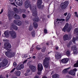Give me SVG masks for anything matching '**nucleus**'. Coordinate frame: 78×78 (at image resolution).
Returning a JSON list of instances; mask_svg holds the SVG:
<instances>
[{
  "mask_svg": "<svg viewBox=\"0 0 78 78\" xmlns=\"http://www.w3.org/2000/svg\"><path fill=\"white\" fill-rule=\"evenodd\" d=\"M0 78H5V77H3L2 76H0Z\"/></svg>",
  "mask_w": 78,
  "mask_h": 78,
  "instance_id": "60",
  "label": "nucleus"
},
{
  "mask_svg": "<svg viewBox=\"0 0 78 78\" xmlns=\"http://www.w3.org/2000/svg\"><path fill=\"white\" fill-rule=\"evenodd\" d=\"M14 23L16 25H18V26H21L22 24V22L18 20H14Z\"/></svg>",
  "mask_w": 78,
  "mask_h": 78,
  "instance_id": "10",
  "label": "nucleus"
},
{
  "mask_svg": "<svg viewBox=\"0 0 78 78\" xmlns=\"http://www.w3.org/2000/svg\"><path fill=\"white\" fill-rule=\"evenodd\" d=\"M13 67H15L17 66V64H16V62H14L13 63Z\"/></svg>",
  "mask_w": 78,
  "mask_h": 78,
  "instance_id": "44",
  "label": "nucleus"
},
{
  "mask_svg": "<svg viewBox=\"0 0 78 78\" xmlns=\"http://www.w3.org/2000/svg\"><path fill=\"white\" fill-rule=\"evenodd\" d=\"M76 40H77V41H78V36H77L76 38H73L72 41L74 44H75V41H76Z\"/></svg>",
  "mask_w": 78,
  "mask_h": 78,
  "instance_id": "24",
  "label": "nucleus"
},
{
  "mask_svg": "<svg viewBox=\"0 0 78 78\" xmlns=\"http://www.w3.org/2000/svg\"><path fill=\"white\" fill-rule=\"evenodd\" d=\"M34 78H39V76H35Z\"/></svg>",
  "mask_w": 78,
  "mask_h": 78,
  "instance_id": "54",
  "label": "nucleus"
},
{
  "mask_svg": "<svg viewBox=\"0 0 78 78\" xmlns=\"http://www.w3.org/2000/svg\"><path fill=\"white\" fill-rule=\"evenodd\" d=\"M43 69V66L41 63H39L38 65V72L37 74L38 75H41L42 73V70Z\"/></svg>",
  "mask_w": 78,
  "mask_h": 78,
  "instance_id": "4",
  "label": "nucleus"
},
{
  "mask_svg": "<svg viewBox=\"0 0 78 78\" xmlns=\"http://www.w3.org/2000/svg\"><path fill=\"white\" fill-rule=\"evenodd\" d=\"M30 75V74L28 73H25V75L26 76H28L29 75Z\"/></svg>",
  "mask_w": 78,
  "mask_h": 78,
  "instance_id": "40",
  "label": "nucleus"
},
{
  "mask_svg": "<svg viewBox=\"0 0 78 78\" xmlns=\"http://www.w3.org/2000/svg\"><path fill=\"white\" fill-rule=\"evenodd\" d=\"M70 17H71V14L70 13H68L67 15L66 19V22H68L69 20V19H70Z\"/></svg>",
  "mask_w": 78,
  "mask_h": 78,
  "instance_id": "23",
  "label": "nucleus"
},
{
  "mask_svg": "<svg viewBox=\"0 0 78 78\" xmlns=\"http://www.w3.org/2000/svg\"><path fill=\"white\" fill-rule=\"evenodd\" d=\"M19 13H22V12H25V11H26V10L25 9H19Z\"/></svg>",
  "mask_w": 78,
  "mask_h": 78,
  "instance_id": "31",
  "label": "nucleus"
},
{
  "mask_svg": "<svg viewBox=\"0 0 78 78\" xmlns=\"http://www.w3.org/2000/svg\"><path fill=\"white\" fill-rule=\"evenodd\" d=\"M11 4L12 5H14V6H16V4H15V3L14 2L13 3H11Z\"/></svg>",
  "mask_w": 78,
  "mask_h": 78,
  "instance_id": "53",
  "label": "nucleus"
},
{
  "mask_svg": "<svg viewBox=\"0 0 78 78\" xmlns=\"http://www.w3.org/2000/svg\"><path fill=\"white\" fill-rule=\"evenodd\" d=\"M42 4V0H38L37 3V6L39 9L41 8V4Z\"/></svg>",
  "mask_w": 78,
  "mask_h": 78,
  "instance_id": "11",
  "label": "nucleus"
},
{
  "mask_svg": "<svg viewBox=\"0 0 78 78\" xmlns=\"http://www.w3.org/2000/svg\"><path fill=\"white\" fill-rule=\"evenodd\" d=\"M10 28V29H11V28H14L16 31H17V30H18V28L17 27V26H14V24H13V23L11 24Z\"/></svg>",
  "mask_w": 78,
  "mask_h": 78,
  "instance_id": "17",
  "label": "nucleus"
},
{
  "mask_svg": "<svg viewBox=\"0 0 78 78\" xmlns=\"http://www.w3.org/2000/svg\"><path fill=\"white\" fill-rule=\"evenodd\" d=\"M33 26H30L29 28V30L30 31H31V30H33Z\"/></svg>",
  "mask_w": 78,
  "mask_h": 78,
  "instance_id": "38",
  "label": "nucleus"
},
{
  "mask_svg": "<svg viewBox=\"0 0 78 78\" xmlns=\"http://www.w3.org/2000/svg\"><path fill=\"white\" fill-rule=\"evenodd\" d=\"M6 50H7V51L6 52L5 54L6 56H7V57H9L10 56V54L11 53V52H10V49H9L8 48L6 49Z\"/></svg>",
  "mask_w": 78,
  "mask_h": 78,
  "instance_id": "16",
  "label": "nucleus"
},
{
  "mask_svg": "<svg viewBox=\"0 0 78 78\" xmlns=\"http://www.w3.org/2000/svg\"><path fill=\"white\" fill-rule=\"evenodd\" d=\"M58 48L59 47H57L55 48V49H56V50H58Z\"/></svg>",
  "mask_w": 78,
  "mask_h": 78,
  "instance_id": "56",
  "label": "nucleus"
},
{
  "mask_svg": "<svg viewBox=\"0 0 78 78\" xmlns=\"http://www.w3.org/2000/svg\"><path fill=\"white\" fill-rule=\"evenodd\" d=\"M49 60H50V59L49 58L47 57H46L44 60L43 62V64L45 68H47L48 67Z\"/></svg>",
  "mask_w": 78,
  "mask_h": 78,
  "instance_id": "2",
  "label": "nucleus"
},
{
  "mask_svg": "<svg viewBox=\"0 0 78 78\" xmlns=\"http://www.w3.org/2000/svg\"><path fill=\"white\" fill-rule=\"evenodd\" d=\"M33 59H35V58H36V57H35V56H33Z\"/></svg>",
  "mask_w": 78,
  "mask_h": 78,
  "instance_id": "58",
  "label": "nucleus"
},
{
  "mask_svg": "<svg viewBox=\"0 0 78 78\" xmlns=\"http://www.w3.org/2000/svg\"><path fill=\"white\" fill-rule=\"evenodd\" d=\"M27 60H26L24 61V62H23V64H25V63H26V62H27Z\"/></svg>",
  "mask_w": 78,
  "mask_h": 78,
  "instance_id": "52",
  "label": "nucleus"
},
{
  "mask_svg": "<svg viewBox=\"0 0 78 78\" xmlns=\"http://www.w3.org/2000/svg\"><path fill=\"white\" fill-rule=\"evenodd\" d=\"M36 49L37 50H39L41 49V48H39L38 47H37L36 48Z\"/></svg>",
  "mask_w": 78,
  "mask_h": 78,
  "instance_id": "48",
  "label": "nucleus"
},
{
  "mask_svg": "<svg viewBox=\"0 0 78 78\" xmlns=\"http://www.w3.org/2000/svg\"><path fill=\"white\" fill-rule=\"evenodd\" d=\"M3 12V9H2L1 11L0 12V14H2V12Z\"/></svg>",
  "mask_w": 78,
  "mask_h": 78,
  "instance_id": "49",
  "label": "nucleus"
},
{
  "mask_svg": "<svg viewBox=\"0 0 78 78\" xmlns=\"http://www.w3.org/2000/svg\"><path fill=\"white\" fill-rule=\"evenodd\" d=\"M16 69L17 70H20V69H21V68L20 67V66H18L16 68Z\"/></svg>",
  "mask_w": 78,
  "mask_h": 78,
  "instance_id": "37",
  "label": "nucleus"
},
{
  "mask_svg": "<svg viewBox=\"0 0 78 78\" xmlns=\"http://www.w3.org/2000/svg\"><path fill=\"white\" fill-rule=\"evenodd\" d=\"M4 46H5V47H7V48H11V44L8 43L4 44Z\"/></svg>",
  "mask_w": 78,
  "mask_h": 78,
  "instance_id": "19",
  "label": "nucleus"
},
{
  "mask_svg": "<svg viewBox=\"0 0 78 78\" xmlns=\"http://www.w3.org/2000/svg\"><path fill=\"white\" fill-rule=\"evenodd\" d=\"M76 70H77V69L76 68H74L73 70H70L69 73L71 75L75 76V72H76Z\"/></svg>",
  "mask_w": 78,
  "mask_h": 78,
  "instance_id": "8",
  "label": "nucleus"
},
{
  "mask_svg": "<svg viewBox=\"0 0 78 78\" xmlns=\"http://www.w3.org/2000/svg\"><path fill=\"white\" fill-rule=\"evenodd\" d=\"M34 27L35 28H37L38 25L36 23H33Z\"/></svg>",
  "mask_w": 78,
  "mask_h": 78,
  "instance_id": "33",
  "label": "nucleus"
},
{
  "mask_svg": "<svg viewBox=\"0 0 78 78\" xmlns=\"http://www.w3.org/2000/svg\"><path fill=\"white\" fill-rule=\"evenodd\" d=\"M59 75L57 74H55L54 75H52L53 78H59Z\"/></svg>",
  "mask_w": 78,
  "mask_h": 78,
  "instance_id": "26",
  "label": "nucleus"
},
{
  "mask_svg": "<svg viewBox=\"0 0 78 78\" xmlns=\"http://www.w3.org/2000/svg\"><path fill=\"white\" fill-rule=\"evenodd\" d=\"M8 64V61L6 59H4L2 62L0 63V68L6 66Z\"/></svg>",
  "mask_w": 78,
  "mask_h": 78,
  "instance_id": "6",
  "label": "nucleus"
},
{
  "mask_svg": "<svg viewBox=\"0 0 78 78\" xmlns=\"http://www.w3.org/2000/svg\"><path fill=\"white\" fill-rule=\"evenodd\" d=\"M22 16H23V18H25L27 17V16H26V15L24 14H23Z\"/></svg>",
  "mask_w": 78,
  "mask_h": 78,
  "instance_id": "45",
  "label": "nucleus"
},
{
  "mask_svg": "<svg viewBox=\"0 0 78 78\" xmlns=\"http://www.w3.org/2000/svg\"><path fill=\"white\" fill-rule=\"evenodd\" d=\"M44 33H47V30L46 29H44Z\"/></svg>",
  "mask_w": 78,
  "mask_h": 78,
  "instance_id": "43",
  "label": "nucleus"
},
{
  "mask_svg": "<svg viewBox=\"0 0 78 78\" xmlns=\"http://www.w3.org/2000/svg\"><path fill=\"white\" fill-rule=\"evenodd\" d=\"M13 11H14L15 12H16V13H19V9L18 10L16 8H13Z\"/></svg>",
  "mask_w": 78,
  "mask_h": 78,
  "instance_id": "28",
  "label": "nucleus"
},
{
  "mask_svg": "<svg viewBox=\"0 0 78 78\" xmlns=\"http://www.w3.org/2000/svg\"><path fill=\"white\" fill-rule=\"evenodd\" d=\"M55 58L57 59H59L61 58V54L58 52L56 53L55 55Z\"/></svg>",
  "mask_w": 78,
  "mask_h": 78,
  "instance_id": "15",
  "label": "nucleus"
},
{
  "mask_svg": "<svg viewBox=\"0 0 78 78\" xmlns=\"http://www.w3.org/2000/svg\"><path fill=\"white\" fill-rule=\"evenodd\" d=\"M30 72V71L29 70H27V73H29V72Z\"/></svg>",
  "mask_w": 78,
  "mask_h": 78,
  "instance_id": "55",
  "label": "nucleus"
},
{
  "mask_svg": "<svg viewBox=\"0 0 78 78\" xmlns=\"http://www.w3.org/2000/svg\"><path fill=\"white\" fill-rule=\"evenodd\" d=\"M69 61V59L68 58H64L62 59L61 61L63 63H64L65 64H66V63H67V62H68V61Z\"/></svg>",
  "mask_w": 78,
  "mask_h": 78,
  "instance_id": "21",
  "label": "nucleus"
},
{
  "mask_svg": "<svg viewBox=\"0 0 78 78\" xmlns=\"http://www.w3.org/2000/svg\"><path fill=\"white\" fill-rule=\"evenodd\" d=\"M25 23H26V24H28V23H29V22H28V21L26 20L25 21Z\"/></svg>",
  "mask_w": 78,
  "mask_h": 78,
  "instance_id": "50",
  "label": "nucleus"
},
{
  "mask_svg": "<svg viewBox=\"0 0 78 78\" xmlns=\"http://www.w3.org/2000/svg\"><path fill=\"white\" fill-rule=\"evenodd\" d=\"M16 4L18 5V6H22L23 4L22 0H15Z\"/></svg>",
  "mask_w": 78,
  "mask_h": 78,
  "instance_id": "9",
  "label": "nucleus"
},
{
  "mask_svg": "<svg viewBox=\"0 0 78 78\" xmlns=\"http://www.w3.org/2000/svg\"><path fill=\"white\" fill-rule=\"evenodd\" d=\"M14 17L15 19H20V16L17 14H15L14 15Z\"/></svg>",
  "mask_w": 78,
  "mask_h": 78,
  "instance_id": "30",
  "label": "nucleus"
},
{
  "mask_svg": "<svg viewBox=\"0 0 78 78\" xmlns=\"http://www.w3.org/2000/svg\"><path fill=\"white\" fill-rule=\"evenodd\" d=\"M32 35L33 37H34L35 36V34L34 33V32H32Z\"/></svg>",
  "mask_w": 78,
  "mask_h": 78,
  "instance_id": "42",
  "label": "nucleus"
},
{
  "mask_svg": "<svg viewBox=\"0 0 78 78\" xmlns=\"http://www.w3.org/2000/svg\"><path fill=\"white\" fill-rule=\"evenodd\" d=\"M15 74L16 75V76H20V74H21V72L19 71H15Z\"/></svg>",
  "mask_w": 78,
  "mask_h": 78,
  "instance_id": "25",
  "label": "nucleus"
},
{
  "mask_svg": "<svg viewBox=\"0 0 78 78\" xmlns=\"http://www.w3.org/2000/svg\"><path fill=\"white\" fill-rule=\"evenodd\" d=\"M10 2H13V0H9Z\"/></svg>",
  "mask_w": 78,
  "mask_h": 78,
  "instance_id": "57",
  "label": "nucleus"
},
{
  "mask_svg": "<svg viewBox=\"0 0 78 78\" xmlns=\"http://www.w3.org/2000/svg\"><path fill=\"white\" fill-rule=\"evenodd\" d=\"M16 68H14L10 72L11 73H12V72H14V70H15V69H16Z\"/></svg>",
  "mask_w": 78,
  "mask_h": 78,
  "instance_id": "47",
  "label": "nucleus"
},
{
  "mask_svg": "<svg viewBox=\"0 0 78 78\" xmlns=\"http://www.w3.org/2000/svg\"><path fill=\"white\" fill-rule=\"evenodd\" d=\"M45 48H43L42 50V52H44V51H45Z\"/></svg>",
  "mask_w": 78,
  "mask_h": 78,
  "instance_id": "46",
  "label": "nucleus"
},
{
  "mask_svg": "<svg viewBox=\"0 0 78 78\" xmlns=\"http://www.w3.org/2000/svg\"><path fill=\"white\" fill-rule=\"evenodd\" d=\"M70 69V68L65 69L63 71H62V73H67V72H68V69Z\"/></svg>",
  "mask_w": 78,
  "mask_h": 78,
  "instance_id": "29",
  "label": "nucleus"
},
{
  "mask_svg": "<svg viewBox=\"0 0 78 78\" xmlns=\"http://www.w3.org/2000/svg\"><path fill=\"white\" fill-rule=\"evenodd\" d=\"M64 21H65V20L64 19H57L56 22H58V23L61 24V23H62V22H64Z\"/></svg>",
  "mask_w": 78,
  "mask_h": 78,
  "instance_id": "18",
  "label": "nucleus"
},
{
  "mask_svg": "<svg viewBox=\"0 0 78 78\" xmlns=\"http://www.w3.org/2000/svg\"><path fill=\"white\" fill-rule=\"evenodd\" d=\"M30 68L32 72H34L36 71V67L34 66L31 65L30 66Z\"/></svg>",
  "mask_w": 78,
  "mask_h": 78,
  "instance_id": "14",
  "label": "nucleus"
},
{
  "mask_svg": "<svg viewBox=\"0 0 78 78\" xmlns=\"http://www.w3.org/2000/svg\"><path fill=\"white\" fill-rule=\"evenodd\" d=\"M27 12L28 13H30V11L28 10L27 11Z\"/></svg>",
  "mask_w": 78,
  "mask_h": 78,
  "instance_id": "63",
  "label": "nucleus"
},
{
  "mask_svg": "<svg viewBox=\"0 0 78 78\" xmlns=\"http://www.w3.org/2000/svg\"><path fill=\"white\" fill-rule=\"evenodd\" d=\"M4 34L5 36L6 37H8L9 36V31L6 30L4 33Z\"/></svg>",
  "mask_w": 78,
  "mask_h": 78,
  "instance_id": "20",
  "label": "nucleus"
},
{
  "mask_svg": "<svg viewBox=\"0 0 78 78\" xmlns=\"http://www.w3.org/2000/svg\"><path fill=\"white\" fill-rule=\"evenodd\" d=\"M74 67H78V61H77L76 63L74 64Z\"/></svg>",
  "mask_w": 78,
  "mask_h": 78,
  "instance_id": "35",
  "label": "nucleus"
},
{
  "mask_svg": "<svg viewBox=\"0 0 78 78\" xmlns=\"http://www.w3.org/2000/svg\"><path fill=\"white\" fill-rule=\"evenodd\" d=\"M9 33L12 39H16L17 37V34L16 32L14 31H10Z\"/></svg>",
  "mask_w": 78,
  "mask_h": 78,
  "instance_id": "5",
  "label": "nucleus"
},
{
  "mask_svg": "<svg viewBox=\"0 0 78 78\" xmlns=\"http://www.w3.org/2000/svg\"><path fill=\"white\" fill-rule=\"evenodd\" d=\"M72 41H70L69 43H68L67 44V47L68 48H69V47H70L71 46V45H72Z\"/></svg>",
  "mask_w": 78,
  "mask_h": 78,
  "instance_id": "32",
  "label": "nucleus"
},
{
  "mask_svg": "<svg viewBox=\"0 0 78 78\" xmlns=\"http://www.w3.org/2000/svg\"><path fill=\"white\" fill-rule=\"evenodd\" d=\"M8 17H9V19L10 20H11L12 19V15L11 13H10L9 12H8Z\"/></svg>",
  "mask_w": 78,
  "mask_h": 78,
  "instance_id": "22",
  "label": "nucleus"
},
{
  "mask_svg": "<svg viewBox=\"0 0 78 78\" xmlns=\"http://www.w3.org/2000/svg\"><path fill=\"white\" fill-rule=\"evenodd\" d=\"M10 55L9 57H14V56H15V55H16V53H15V52H10Z\"/></svg>",
  "mask_w": 78,
  "mask_h": 78,
  "instance_id": "27",
  "label": "nucleus"
},
{
  "mask_svg": "<svg viewBox=\"0 0 78 78\" xmlns=\"http://www.w3.org/2000/svg\"><path fill=\"white\" fill-rule=\"evenodd\" d=\"M42 78H47V77L45 76H44Z\"/></svg>",
  "mask_w": 78,
  "mask_h": 78,
  "instance_id": "59",
  "label": "nucleus"
},
{
  "mask_svg": "<svg viewBox=\"0 0 78 78\" xmlns=\"http://www.w3.org/2000/svg\"><path fill=\"white\" fill-rule=\"evenodd\" d=\"M46 45H49V43H47Z\"/></svg>",
  "mask_w": 78,
  "mask_h": 78,
  "instance_id": "62",
  "label": "nucleus"
},
{
  "mask_svg": "<svg viewBox=\"0 0 78 78\" xmlns=\"http://www.w3.org/2000/svg\"><path fill=\"white\" fill-rule=\"evenodd\" d=\"M74 31L75 33H78V28L75 29Z\"/></svg>",
  "mask_w": 78,
  "mask_h": 78,
  "instance_id": "36",
  "label": "nucleus"
},
{
  "mask_svg": "<svg viewBox=\"0 0 78 78\" xmlns=\"http://www.w3.org/2000/svg\"><path fill=\"white\" fill-rule=\"evenodd\" d=\"M71 49L73 50V53L74 54H77L78 51H77V49H76V46L75 45L72 46Z\"/></svg>",
  "mask_w": 78,
  "mask_h": 78,
  "instance_id": "13",
  "label": "nucleus"
},
{
  "mask_svg": "<svg viewBox=\"0 0 78 78\" xmlns=\"http://www.w3.org/2000/svg\"><path fill=\"white\" fill-rule=\"evenodd\" d=\"M24 6L25 8H28L29 6L30 9L32 12L33 16L36 17L35 19L33 20V21L35 22H39V19L37 16V9H36V5L33 4L31 5L30 1L27 0L25 3Z\"/></svg>",
  "mask_w": 78,
  "mask_h": 78,
  "instance_id": "1",
  "label": "nucleus"
},
{
  "mask_svg": "<svg viewBox=\"0 0 78 78\" xmlns=\"http://www.w3.org/2000/svg\"><path fill=\"white\" fill-rule=\"evenodd\" d=\"M25 56H26V57H25V56H24V57L25 58H26V57H28V56L27 55H25Z\"/></svg>",
  "mask_w": 78,
  "mask_h": 78,
  "instance_id": "61",
  "label": "nucleus"
},
{
  "mask_svg": "<svg viewBox=\"0 0 78 78\" xmlns=\"http://www.w3.org/2000/svg\"><path fill=\"white\" fill-rule=\"evenodd\" d=\"M66 55L67 56H69L70 55V52L69 51H67L66 52Z\"/></svg>",
  "mask_w": 78,
  "mask_h": 78,
  "instance_id": "34",
  "label": "nucleus"
},
{
  "mask_svg": "<svg viewBox=\"0 0 78 78\" xmlns=\"http://www.w3.org/2000/svg\"><path fill=\"white\" fill-rule=\"evenodd\" d=\"M71 36L70 35H69L67 34L64 35L63 37L64 41H67V40H68L69 37H70Z\"/></svg>",
  "mask_w": 78,
  "mask_h": 78,
  "instance_id": "12",
  "label": "nucleus"
},
{
  "mask_svg": "<svg viewBox=\"0 0 78 78\" xmlns=\"http://www.w3.org/2000/svg\"><path fill=\"white\" fill-rule=\"evenodd\" d=\"M69 23H66L64 27L62 29V31H63L64 32H66V31L67 32H70L71 30L72 27H70L69 28Z\"/></svg>",
  "mask_w": 78,
  "mask_h": 78,
  "instance_id": "3",
  "label": "nucleus"
},
{
  "mask_svg": "<svg viewBox=\"0 0 78 78\" xmlns=\"http://www.w3.org/2000/svg\"><path fill=\"white\" fill-rule=\"evenodd\" d=\"M21 69H23V68H24V66H23V65L21 64V65H20V66Z\"/></svg>",
  "mask_w": 78,
  "mask_h": 78,
  "instance_id": "41",
  "label": "nucleus"
},
{
  "mask_svg": "<svg viewBox=\"0 0 78 78\" xmlns=\"http://www.w3.org/2000/svg\"><path fill=\"white\" fill-rule=\"evenodd\" d=\"M68 5H69V2L66 1L62 4V5H61V8L62 9H66Z\"/></svg>",
  "mask_w": 78,
  "mask_h": 78,
  "instance_id": "7",
  "label": "nucleus"
},
{
  "mask_svg": "<svg viewBox=\"0 0 78 78\" xmlns=\"http://www.w3.org/2000/svg\"><path fill=\"white\" fill-rule=\"evenodd\" d=\"M64 15L65 16H66L67 15V12L65 13H64Z\"/></svg>",
  "mask_w": 78,
  "mask_h": 78,
  "instance_id": "51",
  "label": "nucleus"
},
{
  "mask_svg": "<svg viewBox=\"0 0 78 78\" xmlns=\"http://www.w3.org/2000/svg\"><path fill=\"white\" fill-rule=\"evenodd\" d=\"M6 77H7V78H8V75H6Z\"/></svg>",
  "mask_w": 78,
  "mask_h": 78,
  "instance_id": "64",
  "label": "nucleus"
},
{
  "mask_svg": "<svg viewBox=\"0 0 78 78\" xmlns=\"http://www.w3.org/2000/svg\"><path fill=\"white\" fill-rule=\"evenodd\" d=\"M75 15L74 16L75 17H78V14H77V12H75L74 13Z\"/></svg>",
  "mask_w": 78,
  "mask_h": 78,
  "instance_id": "39",
  "label": "nucleus"
}]
</instances>
